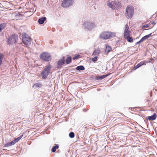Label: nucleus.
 Listing matches in <instances>:
<instances>
[{
    "instance_id": "1",
    "label": "nucleus",
    "mask_w": 157,
    "mask_h": 157,
    "mask_svg": "<svg viewBox=\"0 0 157 157\" xmlns=\"http://www.w3.org/2000/svg\"><path fill=\"white\" fill-rule=\"evenodd\" d=\"M21 37L22 41L25 45L29 46L30 44L32 39L28 34L23 33H22Z\"/></svg>"
},
{
    "instance_id": "2",
    "label": "nucleus",
    "mask_w": 157,
    "mask_h": 157,
    "mask_svg": "<svg viewBox=\"0 0 157 157\" xmlns=\"http://www.w3.org/2000/svg\"><path fill=\"white\" fill-rule=\"evenodd\" d=\"M52 66L50 64L47 65L41 73V75L43 79H46L50 72Z\"/></svg>"
},
{
    "instance_id": "3",
    "label": "nucleus",
    "mask_w": 157,
    "mask_h": 157,
    "mask_svg": "<svg viewBox=\"0 0 157 157\" xmlns=\"http://www.w3.org/2000/svg\"><path fill=\"white\" fill-rule=\"evenodd\" d=\"M134 12L133 7L128 6L126 9L125 16L128 18H131L132 17Z\"/></svg>"
},
{
    "instance_id": "4",
    "label": "nucleus",
    "mask_w": 157,
    "mask_h": 157,
    "mask_svg": "<svg viewBox=\"0 0 157 157\" xmlns=\"http://www.w3.org/2000/svg\"><path fill=\"white\" fill-rule=\"evenodd\" d=\"M100 37L103 39H107L111 38L115 36L114 33L109 32H105L100 35Z\"/></svg>"
},
{
    "instance_id": "5",
    "label": "nucleus",
    "mask_w": 157,
    "mask_h": 157,
    "mask_svg": "<svg viewBox=\"0 0 157 157\" xmlns=\"http://www.w3.org/2000/svg\"><path fill=\"white\" fill-rule=\"evenodd\" d=\"M18 39V36L17 35L13 34L9 37L7 40V43L8 45L16 43Z\"/></svg>"
},
{
    "instance_id": "6",
    "label": "nucleus",
    "mask_w": 157,
    "mask_h": 157,
    "mask_svg": "<svg viewBox=\"0 0 157 157\" xmlns=\"http://www.w3.org/2000/svg\"><path fill=\"white\" fill-rule=\"evenodd\" d=\"M40 58L46 62L49 61L52 59L50 54L45 52L42 53L40 54Z\"/></svg>"
},
{
    "instance_id": "7",
    "label": "nucleus",
    "mask_w": 157,
    "mask_h": 157,
    "mask_svg": "<svg viewBox=\"0 0 157 157\" xmlns=\"http://www.w3.org/2000/svg\"><path fill=\"white\" fill-rule=\"evenodd\" d=\"M107 5L113 10H115L116 9L118 8L120 5L119 2L117 1L110 2L109 1L107 2Z\"/></svg>"
},
{
    "instance_id": "8",
    "label": "nucleus",
    "mask_w": 157,
    "mask_h": 157,
    "mask_svg": "<svg viewBox=\"0 0 157 157\" xmlns=\"http://www.w3.org/2000/svg\"><path fill=\"white\" fill-rule=\"evenodd\" d=\"M72 0H64L62 2L61 6L64 8H67L72 5L73 3Z\"/></svg>"
},
{
    "instance_id": "9",
    "label": "nucleus",
    "mask_w": 157,
    "mask_h": 157,
    "mask_svg": "<svg viewBox=\"0 0 157 157\" xmlns=\"http://www.w3.org/2000/svg\"><path fill=\"white\" fill-rule=\"evenodd\" d=\"M84 26L85 28L88 30L92 29L95 27L94 24L89 22H86L84 24Z\"/></svg>"
},
{
    "instance_id": "10",
    "label": "nucleus",
    "mask_w": 157,
    "mask_h": 157,
    "mask_svg": "<svg viewBox=\"0 0 157 157\" xmlns=\"http://www.w3.org/2000/svg\"><path fill=\"white\" fill-rule=\"evenodd\" d=\"M65 59L64 56L62 58L59 59L57 63V68H61L62 65L65 64Z\"/></svg>"
},
{
    "instance_id": "11",
    "label": "nucleus",
    "mask_w": 157,
    "mask_h": 157,
    "mask_svg": "<svg viewBox=\"0 0 157 157\" xmlns=\"http://www.w3.org/2000/svg\"><path fill=\"white\" fill-rule=\"evenodd\" d=\"M147 63L148 62L147 61H142L138 63L136 66L134 67V70L136 69L143 65H146V63Z\"/></svg>"
},
{
    "instance_id": "12",
    "label": "nucleus",
    "mask_w": 157,
    "mask_h": 157,
    "mask_svg": "<svg viewBox=\"0 0 157 157\" xmlns=\"http://www.w3.org/2000/svg\"><path fill=\"white\" fill-rule=\"evenodd\" d=\"M129 27L127 25H126L124 33V37L129 36L130 32L128 31Z\"/></svg>"
},
{
    "instance_id": "13",
    "label": "nucleus",
    "mask_w": 157,
    "mask_h": 157,
    "mask_svg": "<svg viewBox=\"0 0 157 157\" xmlns=\"http://www.w3.org/2000/svg\"><path fill=\"white\" fill-rule=\"evenodd\" d=\"M157 117L156 114L155 113H154L151 116H148L147 119L149 121H153L156 119Z\"/></svg>"
},
{
    "instance_id": "14",
    "label": "nucleus",
    "mask_w": 157,
    "mask_h": 157,
    "mask_svg": "<svg viewBox=\"0 0 157 157\" xmlns=\"http://www.w3.org/2000/svg\"><path fill=\"white\" fill-rule=\"evenodd\" d=\"M105 54H107L111 51L112 48L109 45H105Z\"/></svg>"
},
{
    "instance_id": "15",
    "label": "nucleus",
    "mask_w": 157,
    "mask_h": 157,
    "mask_svg": "<svg viewBox=\"0 0 157 157\" xmlns=\"http://www.w3.org/2000/svg\"><path fill=\"white\" fill-rule=\"evenodd\" d=\"M59 147L58 144H54V146L52 147L51 149V151L52 152H56L57 149L59 148Z\"/></svg>"
},
{
    "instance_id": "16",
    "label": "nucleus",
    "mask_w": 157,
    "mask_h": 157,
    "mask_svg": "<svg viewBox=\"0 0 157 157\" xmlns=\"http://www.w3.org/2000/svg\"><path fill=\"white\" fill-rule=\"evenodd\" d=\"M46 20L45 17H43L38 19V22L39 24H42L44 23V21Z\"/></svg>"
},
{
    "instance_id": "17",
    "label": "nucleus",
    "mask_w": 157,
    "mask_h": 157,
    "mask_svg": "<svg viewBox=\"0 0 157 157\" xmlns=\"http://www.w3.org/2000/svg\"><path fill=\"white\" fill-rule=\"evenodd\" d=\"M66 63L67 64L70 63L71 62V57L69 56H67V58L65 60Z\"/></svg>"
},
{
    "instance_id": "18",
    "label": "nucleus",
    "mask_w": 157,
    "mask_h": 157,
    "mask_svg": "<svg viewBox=\"0 0 157 157\" xmlns=\"http://www.w3.org/2000/svg\"><path fill=\"white\" fill-rule=\"evenodd\" d=\"M152 33H151L148 35H146L144 36H143L142 38L140 39L142 42L144 41L148 38H149L151 35Z\"/></svg>"
},
{
    "instance_id": "19",
    "label": "nucleus",
    "mask_w": 157,
    "mask_h": 157,
    "mask_svg": "<svg viewBox=\"0 0 157 157\" xmlns=\"http://www.w3.org/2000/svg\"><path fill=\"white\" fill-rule=\"evenodd\" d=\"M15 144L13 141H11V142L8 143L4 145V147H8L12 145H13Z\"/></svg>"
},
{
    "instance_id": "20",
    "label": "nucleus",
    "mask_w": 157,
    "mask_h": 157,
    "mask_svg": "<svg viewBox=\"0 0 157 157\" xmlns=\"http://www.w3.org/2000/svg\"><path fill=\"white\" fill-rule=\"evenodd\" d=\"M76 69L78 71H80L81 70L83 71L85 69L84 67L82 65H80L76 67Z\"/></svg>"
},
{
    "instance_id": "21",
    "label": "nucleus",
    "mask_w": 157,
    "mask_h": 157,
    "mask_svg": "<svg viewBox=\"0 0 157 157\" xmlns=\"http://www.w3.org/2000/svg\"><path fill=\"white\" fill-rule=\"evenodd\" d=\"M124 38L127 40L129 42H132L133 41V40L132 37H131L130 35L126 37H125Z\"/></svg>"
},
{
    "instance_id": "22",
    "label": "nucleus",
    "mask_w": 157,
    "mask_h": 157,
    "mask_svg": "<svg viewBox=\"0 0 157 157\" xmlns=\"http://www.w3.org/2000/svg\"><path fill=\"white\" fill-rule=\"evenodd\" d=\"M6 26V24L2 23L0 24V32Z\"/></svg>"
},
{
    "instance_id": "23",
    "label": "nucleus",
    "mask_w": 157,
    "mask_h": 157,
    "mask_svg": "<svg viewBox=\"0 0 157 157\" xmlns=\"http://www.w3.org/2000/svg\"><path fill=\"white\" fill-rule=\"evenodd\" d=\"M42 86V85L41 84L39 83H36L33 86V87L35 88L36 87H41Z\"/></svg>"
},
{
    "instance_id": "24",
    "label": "nucleus",
    "mask_w": 157,
    "mask_h": 157,
    "mask_svg": "<svg viewBox=\"0 0 157 157\" xmlns=\"http://www.w3.org/2000/svg\"><path fill=\"white\" fill-rule=\"evenodd\" d=\"M4 56L2 54H0V67H1L2 62Z\"/></svg>"
},
{
    "instance_id": "25",
    "label": "nucleus",
    "mask_w": 157,
    "mask_h": 157,
    "mask_svg": "<svg viewBox=\"0 0 157 157\" xmlns=\"http://www.w3.org/2000/svg\"><path fill=\"white\" fill-rule=\"evenodd\" d=\"M100 51L98 49H96L94 51L93 54L95 55H98L100 53Z\"/></svg>"
},
{
    "instance_id": "26",
    "label": "nucleus",
    "mask_w": 157,
    "mask_h": 157,
    "mask_svg": "<svg viewBox=\"0 0 157 157\" xmlns=\"http://www.w3.org/2000/svg\"><path fill=\"white\" fill-rule=\"evenodd\" d=\"M69 136L71 138H73L75 137V134L73 132H71L69 134Z\"/></svg>"
},
{
    "instance_id": "27",
    "label": "nucleus",
    "mask_w": 157,
    "mask_h": 157,
    "mask_svg": "<svg viewBox=\"0 0 157 157\" xmlns=\"http://www.w3.org/2000/svg\"><path fill=\"white\" fill-rule=\"evenodd\" d=\"M80 57V55L79 54H78L73 57V60H75L79 58Z\"/></svg>"
},
{
    "instance_id": "28",
    "label": "nucleus",
    "mask_w": 157,
    "mask_h": 157,
    "mask_svg": "<svg viewBox=\"0 0 157 157\" xmlns=\"http://www.w3.org/2000/svg\"><path fill=\"white\" fill-rule=\"evenodd\" d=\"M111 73H108L106 75H101L102 79H104V78H106L107 76H109L110 75Z\"/></svg>"
},
{
    "instance_id": "29",
    "label": "nucleus",
    "mask_w": 157,
    "mask_h": 157,
    "mask_svg": "<svg viewBox=\"0 0 157 157\" xmlns=\"http://www.w3.org/2000/svg\"><path fill=\"white\" fill-rule=\"evenodd\" d=\"M20 139H20V138H19L18 137L17 138L13 140V142H14V143L15 144Z\"/></svg>"
},
{
    "instance_id": "30",
    "label": "nucleus",
    "mask_w": 157,
    "mask_h": 157,
    "mask_svg": "<svg viewBox=\"0 0 157 157\" xmlns=\"http://www.w3.org/2000/svg\"><path fill=\"white\" fill-rule=\"evenodd\" d=\"M95 79L97 80H101L102 79L101 75H98L96 77Z\"/></svg>"
},
{
    "instance_id": "31",
    "label": "nucleus",
    "mask_w": 157,
    "mask_h": 157,
    "mask_svg": "<svg viewBox=\"0 0 157 157\" xmlns=\"http://www.w3.org/2000/svg\"><path fill=\"white\" fill-rule=\"evenodd\" d=\"M98 57L97 56H95L92 59V61L93 62H95L97 60V59Z\"/></svg>"
},
{
    "instance_id": "32",
    "label": "nucleus",
    "mask_w": 157,
    "mask_h": 157,
    "mask_svg": "<svg viewBox=\"0 0 157 157\" xmlns=\"http://www.w3.org/2000/svg\"><path fill=\"white\" fill-rule=\"evenodd\" d=\"M148 27H149V25L148 24H146V25H144L143 26V28H147Z\"/></svg>"
},
{
    "instance_id": "33",
    "label": "nucleus",
    "mask_w": 157,
    "mask_h": 157,
    "mask_svg": "<svg viewBox=\"0 0 157 157\" xmlns=\"http://www.w3.org/2000/svg\"><path fill=\"white\" fill-rule=\"evenodd\" d=\"M142 42V41L141 40H140L139 41H138V42H137L136 43V45L138 44H139L141 43Z\"/></svg>"
},
{
    "instance_id": "34",
    "label": "nucleus",
    "mask_w": 157,
    "mask_h": 157,
    "mask_svg": "<svg viewBox=\"0 0 157 157\" xmlns=\"http://www.w3.org/2000/svg\"><path fill=\"white\" fill-rule=\"evenodd\" d=\"M151 24L155 25L156 24V23L154 21H152L151 22Z\"/></svg>"
},
{
    "instance_id": "35",
    "label": "nucleus",
    "mask_w": 157,
    "mask_h": 157,
    "mask_svg": "<svg viewBox=\"0 0 157 157\" xmlns=\"http://www.w3.org/2000/svg\"><path fill=\"white\" fill-rule=\"evenodd\" d=\"M23 134H22L20 136H19V138H20V139H21V138L23 137Z\"/></svg>"
}]
</instances>
